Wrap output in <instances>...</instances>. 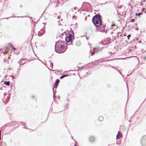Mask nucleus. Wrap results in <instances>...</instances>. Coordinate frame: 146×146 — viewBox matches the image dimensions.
<instances>
[{
	"mask_svg": "<svg viewBox=\"0 0 146 146\" xmlns=\"http://www.w3.org/2000/svg\"><path fill=\"white\" fill-rule=\"evenodd\" d=\"M73 38V36L71 34H69L68 36L66 37V40L67 42L71 43Z\"/></svg>",
	"mask_w": 146,
	"mask_h": 146,
	"instance_id": "2",
	"label": "nucleus"
},
{
	"mask_svg": "<svg viewBox=\"0 0 146 146\" xmlns=\"http://www.w3.org/2000/svg\"><path fill=\"white\" fill-rule=\"evenodd\" d=\"M130 36V35H128L127 36V37L128 38V39H129V37Z\"/></svg>",
	"mask_w": 146,
	"mask_h": 146,
	"instance_id": "9",
	"label": "nucleus"
},
{
	"mask_svg": "<svg viewBox=\"0 0 146 146\" xmlns=\"http://www.w3.org/2000/svg\"><path fill=\"white\" fill-rule=\"evenodd\" d=\"M4 84H5L9 86L10 84V82L9 81L8 82H6L5 81L4 82Z\"/></svg>",
	"mask_w": 146,
	"mask_h": 146,
	"instance_id": "5",
	"label": "nucleus"
},
{
	"mask_svg": "<svg viewBox=\"0 0 146 146\" xmlns=\"http://www.w3.org/2000/svg\"><path fill=\"white\" fill-rule=\"evenodd\" d=\"M92 22L96 27H99L101 25L102 21L100 16L96 15L92 19Z\"/></svg>",
	"mask_w": 146,
	"mask_h": 146,
	"instance_id": "1",
	"label": "nucleus"
},
{
	"mask_svg": "<svg viewBox=\"0 0 146 146\" xmlns=\"http://www.w3.org/2000/svg\"><path fill=\"white\" fill-rule=\"evenodd\" d=\"M13 49H14V50H15V48H13Z\"/></svg>",
	"mask_w": 146,
	"mask_h": 146,
	"instance_id": "11",
	"label": "nucleus"
},
{
	"mask_svg": "<svg viewBox=\"0 0 146 146\" xmlns=\"http://www.w3.org/2000/svg\"><path fill=\"white\" fill-rule=\"evenodd\" d=\"M74 146H76V144Z\"/></svg>",
	"mask_w": 146,
	"mask_h": 146,
	"instance_id": "12",
	"label": "nucleus"
},
{
	"mask_svg": "<svg viewBox=\"0 0 146 146\" xmlns=\"http://www.w3.org/2000/svg\"><path fill=\"white\" fill-rule=\"evenodd\" d=\"M121 137V135L120 133V132L118 131L116 136V139H119Z\"/></svg>",
	"mask_w": 146,
	"mask_h": 146,
	"instance_id": "4",
	"label": "nucleus"
},
{
	"mask_svg": "<svg viewBox=\"0 0 146 146\" xmlns=\"http://www.w3.org/2000/svg\"><path fill=\"white\" fill-rule=\"evenodd\" d=\"M67 76V75H63V76H62L60 77V79H62L63 78H64V77H65V76Z\"/></svg>",
	"mask_w": 146,
	"mask_h": 146,
	"instance_id": "7",
	"label": "nucleus"
},
{
	"mask_svg": "<svg viewBox=\"0 0 146 146\" xmlns=\"http://www.w3.org/2000/svg\"><path fill=\"white\" fill-rule=\"evenodd\" d=\"M59 82V80L58 79H56V83H58Z\"/></svg>",
	"mask_w": 146,
	"mask_h": 146,
	"instance_id": "8",
	"label": "nucleus"
},
{
	"mask_svg": "<svg viewBox=\"0 0 146 146\" xmlns=\"http://www.w3.org/2000/svg\"><path fill=\"white\" fill-rule=\"evenodd\" d=\"M64 50L65 49L64 48V46H62L58 48V51L59 53H62L64 51Z\"/></svg>",
	"mask_w": 146,
	"mask_h": 146,
	"instance_id": "3",
	"label": "nucleus"
},
{
	"mask_svg": "<svg viewBox=\"0 0 146 146\" xmlns=\"http://www.w3.org/2000/svg\"><path fill=\"white\" fill-rule=\"evenodd\" d=\"M132 21H134V19H132Z\"/></svg>",
	"mask_w": 146,
	"mask_h": 146,
	"instance_id": "10",
	"label": "nucleus"
},
{
	"mask_svg": "<svg viewBox=\"0 0 146 146\" xmlns=\"http://www.w3.org/2000/svg\"><path fill=\"white\" fill-rule=\"evenodd\" d=\"M141 14V13H135V15L138 16H139Z\"/></svg>",
	"mask_w": 146,
	"mask_h": 146,
	"instance_id": "6",
	"label": "nucleus"
}]
</instances>
